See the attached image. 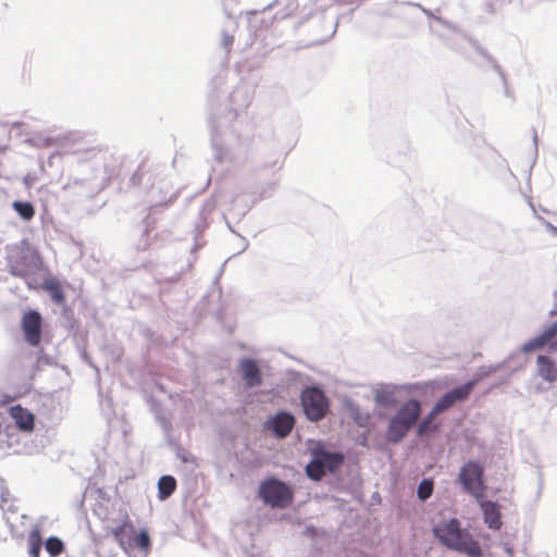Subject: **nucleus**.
<instances>
[{"instance_id":"obj_1","label":"nucleus","mask_w":557,"mask_h":557,"mask_svg":"<svg viewBox=\"0 0 557 557\" xmlns=\"http://www.w3.org/2000/svg\"><path fill=\"white\" fill-rule=\"evenodd\" d=\"M434 535L446 547L462 552L470 557H480L482 549L472 536L460 528V522L456 518L442 521L433 528Z\"/></svg>"},{"instance_id":"obj_2","label":"nucleus","mask_w":557,"mask_h":557,"mask_svg":"<svg viewBox=\"0 0 557 557\" xmlns=\"http://www.w3.org/2000/svg\"><path fill=\"white\" fill-rule=\"evenodd\" d=\"M7 263L12 275L25 277L34 270L39 269L41 256L27 239H23L11 247Z\"/></svg>"},{"instance_id":"obj_3","label":"nucleus","mask_w":557,"mask_h":557,"mask_svg":"<svg viewBox=\"0 0 557 557\" xmlns=\"http://www.w3.org/2000/svg\"><path fill=\"white\" fill-rule=\"evenodd\" d=\"M259 496L273 508H286L293 502L294 492L284 482L271 478L260 484Z\"/></svg>"},{"instance_id":"obj_4","label":"nucleus","mask_w":557,"mask_h":557,"mask_svg":"<svg viewBox=\"0 0 557 557\" xmlns=\"http://www.w3.org/2000/svg\"><path fill=\"white\" fill-rule=\"evenodd\" d=\"M483 474V467L479 462L469 461L461 467L458 475V481L463 490L475 499L484 498L485 485Z\"/></svg>"},{"instance_id":"obj_5","label":"nucleus","mask_w":557,"mask_h":557,"mask_svg":"<svg viewBox=\"0 0 557 557\" xmlns=\"http://www.w3.org/2000/svg\"><path fill=\"white\" fill-rule=\"evenodd\" d=\"M301 404L307 418L311 421L323 419L329 410L325 395L317 387H310L302 392Z\"/></svg>"},{"instance_id":"obj_6","label":"nucleus","mask_w":557,"mask_h":557,"mask_svg":"<svg viewBox=\"0 0 557 557\" xmlns=\"http://www.w3.org/2000/svg\"><path fill=\"white\" fill-rule=\"evenodd\" d=\"M42 318L36 310L24 312L21 319V327L24 338L30 346H38L41 342Z\"/></svg>"},{"instance_id":"obj_7","label":"nucleus","mask_w":557,"mask_h":557,"mask_svg":"<svg viewBox=\"0 0 557 557\" xmlns=\"http://www.w3.org/2000/svg\"><path fill=\"white\" fill-rule=\"evenodd\" d=\"M476 384L478 380L473 379L445 393L435 404V411H445L453 407L456 403L468 399Z\"/></svg>"},{"instance_id":"obj_8","label":"nucleus","mask_w":557,"mask_h":557,"mask_svg":"<svg viewBox=\"0 0 557 557\" xmlns=\"http://www.w3.org/2000/svg\"><path fill=\"white\" fill-rule=\"evenodd\" d=\"M549 355L537 357V371L540 376L547 382L557 381V342L550 345Z\"/></svg>"},{"instance_id":"obj_9","label":"nucleus","mask_w":557,"mask_h":557,"mask_svg":"<svg viewBox=\"0 0 557 557\" xmlns=\"http://www.w3.org/2000/svg\"><path fill=\"white\" fill-rule=\"evenodd\" d=\"M483 511L484 522L490 529L499 530L502 528V516L499 505L492 500L476 499Z\"/></svg>"},{"instance_id":"obj_10","label":"nucleus","mask_w":557,"mask_h":557,"mask_svg":"<svg viewBox=\"0 0 557 557\" xmlns=\"http://www.w3.org/2000/svg\"><path fill=\"white\" fill-rule=\"evenodd\" d=\"M295 424L294 417L287 412H280L268 422V428L277 436L286 437Z\"/></svg>"},{"instance_id":"obj_11","label":"nucleus","mask_w":557,"mask_h":557,"mask_svg":"<svg viewBox=\"0 0 557 557\" xmlns=\"http://www.w3.org/2000/svg\"><path fill=\"white\" fill-rule=\"evenodd\" d=\"M557 336V322H554L549 326H547L545 330L542 331V333L529 342H527L523 347V352H531L536 349H540L548 344L552 343V341Z\"/></svg>"},{"instance_id":"obj_12","label":"nucleus","mask_w":557,"mask_h":557,"mask_svg":"<svg viewBox=\"0 0 557 557\" xmlns=\"http://www.w3.org/2000/svg\"><path fill=\"white\" fill-rule=\"evenodd\" d=\"M421 413V405L416 399L406 401L397 411L395 417L408 424L410 428L414 425Z\"/></svg>"},{"instance_id":"obj_13","label":"nucleus","mask_w":557,"mask_h":557,"mask_svg":"<svg viewBox=\"0 0 557 557\" xmlns=\"http://www.w3.org/2000/svg\"><path fill=\"white\" fill-rule=\"evenodd\" d=\"M9 412L20 430L33 431L35 425V417L32 412L23 408L21 405L12 406Z\"/></svg>"},{"instance_id":"obj_14","label":"nucleus","mask_w":557,"mask_h":557,"mask_svg":"<svg viewBox=\"0 0 557 557\" xmlns=\"http://www.w3.org/2000/svg\"><path fill=\"white\" fill-rule=\"evenodd\" d=\"M240 370L243 379L249 387H255L261 384L262 376L257 363L251 359H244L240 362Z\"/></svg>"},{"instance_id":"obj_15","label":"nucleus","mask_w":557,"mask_h":557,"mask_svg":"<svg viewBox=\"0 0 557 557\" xmlns=\"http://www.w3.org/2000/svg\"><path fill=\"white\" fill-rule=\"evenodd\" d=\"M41 288L49 294L54 304L63 305L65 302V293L63 285L57 278H46L41 283Z\"/></svg>"},{"instance_id":"obj_16","label":"nucleus","mask_w":557,"mask_h":557,"mask_svg":"<svg viewBox=\"0 0 557 557\" xmlns=\"http://www.w3.org/2000/svg\"><path fill=\"white\" fill-rule=\"evenodd\" d=\"M410 429L408 424L394 416L386 430V438L388 442L398 443L407 435Z\"/></svg>"},{"instance_id":"obj_17","label":"nucleus","mask_w":557,"mask_h":557,"mask_svg":"<svg viewBox=\"0 0 557 557\" xmlns=\"http://www.w3.org/2000/svg\"><path fill=\"white\" fill-rule=\"evenodd\" d=\"M318 458L322 462L324 471L334 472L344 461V456L338 453H329L324 449H314Z\"/></svg>"},{"instance_id":"obj_18","label":"nucleus","mask_w":557,"mask_h":557,"mask_svg":"<svg viewBox=\"0 0 557 557\" xmlns=\"http://www.w3.org/2000/svg\"><path fill=\"white\" fill-rule=\"evenodd\" d=\"M29 557H39L42 546L41 532L38 527L33 528L27 535Z\"/></svg>"},{"instance_id":"obj_19","label":"nucleus","mask_w":557,"mask_h":557,"mask_svg":"<svg viewBox=\"0 0 557 557\" xmlns=\"http://www.w3.org/2000/svg\"><path fill=\"white\" fill-rule=\"evenodd\" d=\"M134 532V525L132 523V521L128 519V517H126L125 521L111 530V534L112 536L114 537V540L117 542V544L124 548L125 547V535L126 533H132Z\"/></svg>"},{"instance_id":"obj_20","label":"nucleus","mask_w":557,"mask_h":557,"mask_svg":"<svg viewBox=\"0 0 557 557\" xmlns=\"http://www.w3.org/2000/svg\"><path fill=\"white\" fill-rule=\"evenodd\" d=\"M158 488L160 499H165L175 491L176 480L171 475H163L158 482Z\"/></svg>"},{"instance_id":"obj_21","label":"nucleus","mask_w":557,"mask_h":557,"mask_svg":"<svg viewBox=\"0 0 557 557\" xmlns=\"http://www.w3.org/2000/svg\"><path fill=\"white\" fill-rule=\"evenodd\" d=\"M312 456L313 459L307 465L306 471L310 479L319 481L325 474V471L314 450Z\"/></svg>"},{"instance_id":"obj_22","label":"nucleus","mask_w":557,"mask_h":557,"mask_svg":"<svg viewBox=\"0 0 557 557\" xmlns=\"http://www.w3.org/2000/svg\"><path fill=\"white\" fill-rule=\"evenodd\" d=\"M13 208L23 220L29 221L35 215V208L30 202L15 201Z\"/></svg>"},{"instance_id":"obj_23","label":"nucleus","mask_w":557,"mask_h":557,"mask_svg":"<svg viewBox=\"0 0 557 557\" xmlns=\"http://www.w3.org/2000/svg\"><path fill=\"white\" fill-rule=\"evenodd\" d=\"M46 549L47 552L51 555V556H58L60 554L63 553L64 550V544L63 542L57 537V536H50L47 541H46Z\"/></svg>"},{"instance_id":"obj_24","label":"nucleus","mask_w":557,"mask_h":557,"mask_svg":"<svg viewBox=\"0 0 557 557\" xmlns=\"http://www.w3.org/2000/svg\"><path fill=\"white\" fill-rule=\"evenodd\" d=\"M443 411H435V406L432 408L430 413L421 420V422L418 425V434L423 435L426 432H429L432 429V423L435 419V417Z\"/></svg>"},{"instance_id":"obj_25","label":"nucleus","mask_w":557,"mask_h":557,"mask_svg":"<svg viewBox=\"0 0 557 557\" xmlns=\"http://www.w3.org/2000/svg\"><path fill=\"white\" fill-rule=\"evenodd\" d=\"M433 492V481L429 479H424L420 482L418 486V497L421 500H426L431 497Z\"/></svg>"},{"instance_id":"obj_26","label":"nucleus","mask_w":557,"mask_h":557,"mask_svg":"<svg viewBox=\"0 0 557 557\" xmlns=\"http://www.w3.org/2000/svg\"><path fill=\"white\" fill-rule=\"evenodd\" d=\"M135 544L143 550H148L150 548V537L146 530H141L135 537Z\"/></svg>"},{"instance_id":"obj_27","label":"nucleus","mask_w":557,"mask_h":557,"mask_svg":"<svg viewBox=\"0 0 557 557\" xmlns=\"http://www.w3.org/2000/svg\"><path fill=\"white\" fill-rule=\"evenodd\" d=\"M554 231L557 233V228H554Z\"/></svg>"}]
</instances>
